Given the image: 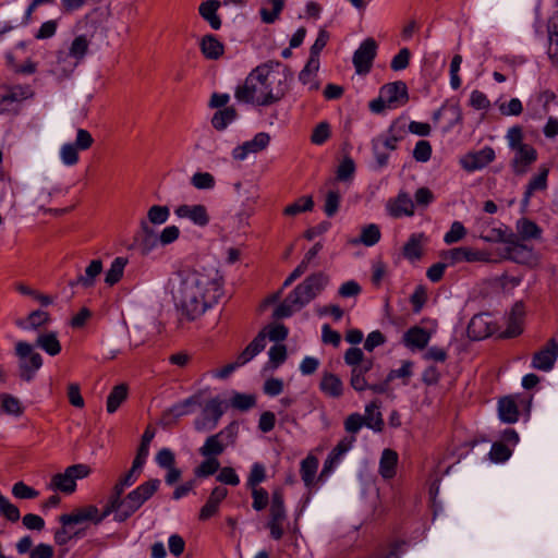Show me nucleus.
<instances>
[{"label": "nucleus", "instance_id": "obj_1", "mask_svg": "<svg viewBox=\"0 0 558 558\" xmlns=\"http://www.w3.org/2000/svg\"><path fill=\"white\" fill-rule=\"evenodd\" d=\"M223 277L219 269L199 267L182 271L172 280V298L181 315L189 320L202 316L222 295Z\"/></svg>", "mask_w": 558, "mask_h": 558}, {"label": "nucleus", "instance_id": "obj_2", "mask_svg": "<svg viewBox=\"0 0 558 558\" xmlns=\"http://www.w3.org/2000/svg\"><path fill=\"white\" fill-rule=\"evenodd\" d=\"M270 66L267 64L257 66L248 74L244 83L236 87L234 97L241 102L263 107L278 102L284 97V90L278 89L272 93L268 82Z\"/></svg>", "mask_w": 558, "mask_h": 558}, {"label": "nucleus", "instance_id": "obj_3", "mask_svg": "<svg viewBox=\"0 0 558 558\" xmlns=\"http://www.w3.org/2000/svg\"><path fill=\"white\" fill-rule=\"evenodd\" d=\"M407 135V122L396 119L387 131L372 140V151L378 169L386 168L389 163V153L398 148V144Z\"/></svg>", "mask_w": 558, "mask_h": 558}, {"label": "nucleus", "instance_id": "obj_4", "mask_svg": "<svg viewBox=\"0 0 558 558\" xmlns=\"http://www.w3.org/2000/svg\"><path fill=\"white\" fill-rule=\"evenodd\" d=\"M328 282L329 277L325 272L312 274L289 293V300L296 304L298 310H301L320 294Z\"/></svg>", "mask_w": 558, "mask_h": 558}, {"label": "nucleus", "instance_id": "obj_5", "mask_svg": "<svg viewBox=\"0 0 558 558\" xmlns=\"http://www.w3.org/2000/svg\"><path fill=\"white\" fill-rule=\"evenodd\" d=\"M160 480L151 478L138 485L136 488L121 496L123 511L118 515L119 519H130L141 507L149 500L159 489Z\"/></svg>", "mask_w": 558, "mask_h": 558}, {"label": "nucleus", "instance_id": "obj_6", "mask_svg": "<svg viewBox=\"0 0 558 558\" xmlns=\"http://www.w3.org/2000/svg\"><path fill=\"white\" fill-rule=\"evenodd\" d=\"M15 355L19 357V376L23 381L31 383L41 368L43 356L34 350V345L26 341L15 344Z\"/></svg>", "mask_w": 558, "mask_h": 558}, {"label": "nucleus", "instance_id": "obj_7", "mask_svg": "<svg viewBox=\"0 0 558 558\" xmlns=\"http://www.w3.org/2000/svg\"><path fill=\"white\" fill-rule=\"evenodd\" d=\"M377 54V43L374 38H366L354 51L352 62L355 72L360 75L369 73Z\"/></svg>", "mask_w": 558, "mask_h": 558}, {"label": "nucleus", "instance_id": "obj_8", "mask_svg": "<svg viewBox=\"0 0 558 558\" xmlns=\"http://www.w3.org/2000/svg\"><path fill=\"white\" fill-rule=\"evenodd\" d=\"M223 414L221 402L218 398L210 399L204 407L202 417L196 418L194 427L197 432H210L215 429Z\"/></svg>", "mask_w": 558, "mask_h": 558}, {"label": "nucleus", "instance_id": "obj_9", "mask_svg": "<svg viewBox=\"0 0 558 558\" xmlns=\"http://www.w3.org/2000/svg\"><path fill=\"white\" fill-rule=\"evenodd\" d=\"M496 158L493 147L485 146L480 150L470 151L463 156L460 163L461 167L468 172H474L484 169L492 163Z\"/></svg>", "mask_w": 558, "mask_h": 558}, {"label": "nucleus", "instance_id": "obj_10", "mask_svg": "<svg viewBox=\"0 0 558 558\" xmlns=\"http://www.w3.org/2000/svg\"><path fill=\"white\" fill-rule=\"evenodd\" d=\"M379 92L390 110L400 108L409 101L408 87L402 81L385 84L380 87Z\"/></svg>", "mask_w": 558, "mask_h": 558}, {"label": "nucleus", "instance_id": "obj_11", "mask_svg": "<svg viewBox=\"0 0 558 558\" xmlns=\"http://www.w3.org/2000/svg\"><path fill=\"white\" fill-rule=\"evenodd\" d=\"M270 143V135L266 132L257 133L252 140L238 145L232 149V158L243 161L250 154H258L266 149Z\"/></svg>", "mask_w": 558, "mask_h": 558}, {"label": "nucleus", "instance_id": "obj_12", "mask_svg": "<svg viewBox=\"0 0 558 558\" xmlns=\"http://www.w3.org/2000/svg\"><path fill=\"white\" fill-rule=\"evenodd\" d=\"M558 359V342L553 338L532 357L531 366L535 369L549 372Z\"/></svg>", "mask_w": 558, "mask_h": 558}, {"label": "nucleus", "instance_id": "obj_13", "mask_svg": "<svg viewBox=\"0 0 558 558\" xmlns=\"http://www.w3.org/2000/svg\"><path fill=\"white\" fill-rule=\"evenodd\" d=\"M201 405V397L198 395H193L166 410L162 413L161 421L166 425H170L175 422L178 418L191 414L194 412L196 407Z\"/></svg>", "mask_w": 558, "mask_h": 558}, {"label": "nucleus", "instance_id": "obj_14", "mask_svg": "<svg viewBox=\"0 0 558 558\" xmlns=\"http://www.w3.org/2000/svg\"><path fill=\"white\" fill-rule=\"evenodd\" d=\"M504 258L518 264H525L532 258V248L521 243L513 232L505 241Z\"/></svg>", "mask_w": 558, "mask_h": 558}, {"label": "nucleus", "instance_id": "obj_15", "mask_svg": "<svg viewBox=\"0 0 558 558\" xmlns=\"http://www.w3.org/2000/svg\"><path fill=\"white\" fill-rule=\"evenodd\" d=\"M513 151L514 155L510 163L512 171L515 175H523L531 165L537 160V151L531 145L513 149Z\"/></svg>", "mask_w": 558, "mask_h": 558}, {"label": "nucleus", "instance_id": "obj_16", "mask_svg": "<svg viewBox=\"0 0 558 558\" xmlns=\"http://www.w3.org/2000/svg\"><path fill=\"white\" fill-rule=\"evenodd\" d=\"M511 232L504 223L496 226L494 221L486 220L478 223V236L485 242L505 243Z\"/></svg>", "mask_w": 558, "mask_h": 558}, {"label": "nucleus", "instance_id": "obj_17", "mask_svg": "<svg viewBox=\"0 0 558 558\" xmlns=\"http://www.w3.org/2000/svg\"><path fill=\"white\" fill-rule=\"evenodd\" d=\"M448 258L450 263L457 264L462 262L474 263L484 262L489 263L492 260L490 254L486 251L474 250L466 246H460L451 248L448 252Z\"/></svg>", "mask_w": 558, "mask_h": 558}, {"label": "nucleus", "instance_id": "obj_18", "mask_svg": "<svg viewBox=\"0 0 558 558\" xmlns=\"http://www.w3.org/2000/svg\"><path fill=\"white\" fill-rule=\"evenodd\" d=\"M98 508L94 505H88L74 509L71 513H64L59 517V522L64 526H71L74 524H81L86 521H90L95 524L97 522Z\"/></svg>", "mask_w": 558, "mask_h": 558}, {"label": "nucleus", "instance_id": "obj_19", "mask_svg": "<svg viewBox=\"0 0 558 558\" xmlns=\"http://www.w3.org/2000/svg\"><path fill=\"white\" fill-rule=\"evenodd\" d=\"M387 211L393 218L414 215V202L407 192H400L395 198L387 203Z\"/></svg>", "mask_w": 558, "mask_h": 558}, {"label": "nucleus", "instance_id": "obj_20", "mask_svg": "<svg viewBox=\"0 0 558 558\" xmlns=\"http://www.w3.org/2000/svg\"><path fill=\"white\" fill-rule=\"evenodd\" d=\"M174 214L179 218H186L198 227H205L209 223V215L204 205H180L175 208Z\"/></svg>", "mask_w": 558, "mask_h": 558}, {"label": "nucleus", "instance_id": "obj_21", "mask_svg": "<svg viewBox=\"0 0 558 558\" xmlns=\"http://www.w3.org/2000/svg\"><path fill=\"white\" fill-rule=\"evenodd\" d=\"M159 242L153 228L146 220L141 221V233L135 238V245L141 255H149Z\"/></svg>", "mask_w": 558, "mask_h": 558}, {"label": "nucleus", "instance_id": "obj_22", "mask_svg": "<svg viewBox=\"0 0 558 558\" xmlns=\"http://www.w3.org/2000/svg\"><path fill=\"white\" fill-rule=\"evenodd\" d=\"M102 271V262L100 259H93L89 265L86 267L85 272L81 274L76 277V279L71 280L69 286L71 288L82 287L84 289L93 288L96 283L97 277Z\"/></svg>", "mask_w": 558, "mask_h": 558}, {"label": "nucleus", "instance_id": "obj_23", "mask_svg": "<svg viewBox=\"0 0 558 558\" xmlns=\"http://www.w3.org/2000/svg\"><path fill=\"white\" fill-rule=\"evenodd\" d=\"M199 50L205 59L218 60L225 53V45L214 34H206L199 40Z\"/></svg>", "mask_w": 558, "mask_h": 558}, {"label": "nucleus", "instance_id": "obj_24", "mask_svg": "<svg viewBox=\"0 0 558 558\" xmlns=\"http://www.w3.org/2000/svg\"><path fill=\"white\" fill-rule=\"evenodd\" d=\"M487 318V314H477L472 317L466 329L469 338L482 340L492 335L493 329Z\"/></svg>", "mask_w": 558, "mask_h": 558}, {"label": "nucleus", "instance_id": "obj_25", "mask_svg": "<svg viewBox=\"0 0 558 558\" xmlns=\"http://www.w3.org/2000/svg\"><path fill=\"white\" fill-rule=\"evenodd\" d=\"M33 345L34 348L36 347L41 349L50 356L60 354L62 350L61 342L58 338V332L52 330L39 332Z\"/></svg>", "mask_w": 558, "mask_h": 558}, {"label": "nucleus", "instance_id": "obj_26", "mask_svg": "<svg viewBox=\"0 0 558 558\" xmlns=\"http://www.w3.org/2000/svg\"><path fill=\"white\" fill-rule=\"evenodd\" d=\"M319 389L325 396L339 399L343 396L344 385L338 375L324 373L319 383Z\"/></svg>", "mask_w": 558, "mask_h": 558}, {"label": "nucleus", "instance_id": "obj_27", "mask_svg": "<svg viewBox=\"0 0 558 558\" xmlns=\"http://www.w3.org/2000/svg\"><path fill=\"white\" fill-rule=\"evenodd\" d=\"M519 407L514 397L506 396L498 400V417L502 423H517L519 421Z\"/></svg>", "mask_w": 558, "mask_h": 558}, {"label": "nucleus", "instance_id": "obj_28", "mask_svg": "<svg viewBox=\"0 0 558 558\" xmlns=\"http://www.w3.org/2000/svg\"><path fill=\"white\" fill-rule=\"evenodd\" d=\"M266 347V332L262 329L257 336L238 354V364L245 365L259 354Z\"/></svg>", "mask_w": 558, "mask_h": 558}, {"label": "nucleus", "instance_id": "obj_29", "mask_svg": "<svg viewBox=\"0 0 558 558\" xmlns=\"http://www.w3.org/2000/svg\"><path fill=\"white\" fill-rule=\"evenodd\" d=\"M525 311L522 302H517L510 313L509 323L504 335L506 338H514L522 333V322Z\"/></svg>", "mask_w": 558, "mask_h": 558}, {"label": "nucleus", "instance_id": "obj_30", "mask_svg": "<svg viewBox=\"0 0 558 558\" xmlns=\"http://www.w3.org/2000/svg\"><path fill=\"white\" fill-rule=\"evenodd\" d=\"M429 332L420 326H414L408 329L403 336V342L409 348L425 349L429 342Z\"/></svg>", "mask_w": 558, "mask_h": 558}, {"label": "nucleus", "instance_id": "obj_31", "mask_svg": "<svg viewBox=\"0 0 558 558\" xmlns=\"http://www.w3.org/2000/svg\"><path fill=\"white\" fill-rule=\"evenodd\" d=\"M221 7V2L218 0H207L202 2L198 7L199 15L208 22L210 27L218 31L221 27V19L217 14V11Z\"/></svg>", "mask_w": 558, "mask_h": 558}, {"label": "nucleus", "instance_id": "obj_32", "mask_svg": "<svg viewBox=\"0 0 558 558\" xmlns=\"http://www.w3.org/2000/svg\"><path fill=\"white\" fill-rule=\"evenodd\" d=\"M50 314L45 311L36 310L31 312L25 319H19L15 325L24 330H37L50 323Z\"/></svg>", "mask_w": 558, "mask_h": 558}, {"label": "nucleus", "instance_id": "obj_33", "mask_svg": "<svg viewBox=\"0 0 558 558\" xmlns=\"http://www.w3.org/2000/svg\"><path fill=\"white\" fill-rule=\"evenodd\" d=\"M424 233H412L403 245L402 254L408 260H417L423 255Z\"/></svg>", "mask_w": 558, "mask_h": 558}, {"label": "nucleus", "instance_id": "obj_34", "mask_svg": "<svg viewBox=\"0 0 558 558\" xmlns=\"http://www.w3.org/2000/svg\"><path fill=\"white\" fill-rule=\"evenodd\" d=\"M34 96V92L28 85H15L11 87L5 95L1 97L0 108L1 110H8L7 104L21 102Z\"/></svg>", "mask_w": 558, "mask_h": 558}, {"label": "nucleus", "instance_id": "obj_35", "mask_svg": "<svg viewBox=\"0 0 558 558\" xmlns=\"http://www.w3.org/2000/svg\"><path fill=\"white\" fill-rule=\"evenodd\" d=\"M363 418H365L364 424L367 428H371L376 433L383 432L385 423L377 401H372L366 404Z\"/></svg>", "mask_w": 558, "mask_h": 558}, {"label": "nucleus", "instance_id": "obj_36", "mask_svg": "<svg viewBox=\"0 0 558 558\" xmlns=\"http://www.w3.org/2000/svg\"><path fill=\"white\" fill-rule=\"evenodd\" d=\"M123 511V507L121 504V496L116 495L113 490H111L108 500L104 507V510L101 513L99 511L97 512V522L98 524L102 522L104 519H106L108 515L113 513V520L116 522H125L126 520L119 519L120 512Z\"/></svg>", "mask_w": 558, "mask_h": 558}, {"label": "nucleus", "instance_id": "obj_37", "mask_svg": "<svg viewBox=\"0 0 558 558\" xmlns=\"http://www.w3.org/2000/svg\"><path fill=\"white\" fill-rule=\"evenodd\" d=\"M318 459L312 454L301 461L300 474L305 487L311 490L315 484Z\"/></svg>", "mask_w": 558, "mask_h": 558}, {"label": "nucleus", "instance_id": "obj_38", "mask_svg": "<svg viewBox=\"0 0 558 558\" xmlns=\"http://www.w3.org/2000/svg\"><path fill=\"white\" fill-rule=\"evenodd\" d=\"M547 177H548V169L543 168L539 170V172L534 175L527 183L524 194H523V204H527L530 202V198L536 191H543L547 187Z\"/></svg>", "mask_w": 558, "mask_h": 558}, {"label": "nucleus", "instance_id": "obj_39", "mask_svg": "<svg viewBox=\"0 0 558 558\" xmlns=\"http://www.w3.org/2000/svg\"><path fill=\"white\" fill-rule=\"evenodd\" d=\"M398 454L391 449H385L379 461V472L384 478H391L396 473Z\"/></svg>", "mask_w": 558, "mask_h": 558}, {"label": "nucleus", "instance_id": "obj_40", "mask_svg": "<svg viewBox=\"0 0 558 558\" xmlns=\"http://www.w3.org/2000/svg\"><path fill=\"white\" fill-rule=\"evenodd\" d=\"M404 546H405V541L392 539V541L388 542V544H386V545H384V544L379 545L376 548L374 556H372L369 558H399L402 553V548Z\"/></svg>", "mask_w": 558, "mask_h": 558}, {"label": "nucleus", "instance_id": "obj_41", "mask_svg": "<svg viewBox=\"0 0 558 558\" xmlns=\"http://www.w3.org/2000/svg\"><path fill=\"white\" fill-rule=\"evenodd\" d=\"M381 238L380 229L375 223H369L362 228L361 234L359 239L351 240L352 244L362 243L365 246H374L376 245Z\"/></svg>", "mask_w": 558, "mask_h": 558}, {"label": "nucleus", "instance_id": "obj_42", "mask_svg": "<svg viewBox=\"0 0 558 558\" xmlns=\"http://www.w3.org/2000/svg\"><path fill=\"white\" fill-rule=\"evenodd\" d=\"M238 117V112L233 107H225L216 111L211 118V124L217 131H223Z\"/></svg>", "mask_w": 558, "mask_h": 558}, {"label": "nucleus", "instance_id": "obj_43", "mask_svg": "<svg viewBox=\"0 0 558 558\" xmlns=\"http://www.w3.org/2000/svg\"><path fill=\"white\" fill-rule=\"evenodd\" d=\"M128 398V386L125 384L117 385L112 388L109 396L107 397L106 409L107 412L114 413L123 401Z\"/></svg>", "mask_w": 558, "mask_h": 558}, {"label": "nucleus", "instance_id": "obj_44", "mask_svg": "<svg viewBox=\"0 0 558 558\" xmlns=\"http://www.w3.org/2000/svg\"><path fill=\"white\" fill-rule=\"evenodd\" d=\"M51 487L56 490L72 494L76 488V483L74 482L72 475L68 468L63 473L54 474L51 478Z\"/></svg>", "mask_w": 558, "mask_h": 558}, {"label": "nucleus", "instance_id": "obj_45", "mask_svg": "<svg viewBox=\"0 0 558 558\" xmlns=\"http://www.w3.org/2000/svg\"><path fill=\"white\" fill-rule=\"evenodd\" d=\"M517 231L522 240H537L542 235V229L531 219L522 218L517 222Z\"/></svg>", "mask_w": 558, "mask_h": 558}, {"label": "nucleus", "instance_id": "obj_46", "mask_svg": "<svg viewBox=\"0 0 558 558\" xmlns=\"http://www.w3.org/2000/svg\"><path fill=\"white\" fill-rule=\"evenodd\" d=\"M126 264H128V259L125 257H121V256L116 257L112 260L110 268L106 272L105 282L110 287L118 283L121 280V278L123 277V272H124V268H125Z\"/></svg>", "mask_w": 558, "mask_h": 558}, {"label": "nucleus", "instance_id": "obj_47", "mask_svg": "<svg viewBox=\"0 0 558 558\" xmlns=\"http://www.w3.org/2000/svg\"><path fill=\"white\" fill-rule=\"evenodd\" d=\"M141 472V469H134V465H132L131 469L125 474L120 476L114 486L112 487V490L116 493V495L122 496L126 488L131 487L133 484L136 483Z\"/></svg>", "mask_w": 558, "mask_h": 558}, {"label": "nucleus", "instance_id": "obj_48", "mask_svg": "<svg viewBox=\"0 0 558 558\" xmlns=\"http://www.w3.org/2000/svg\"><path fill=\"white\" fill-rule=\"evenodd\" d=\"M226 447L219 441L217 436L210 435L206 438L204 445L199 448V454L202 457H214L217 458L222 454Z\"/></svg>", "mask_w": 558, "mask_h": 558}, {"label": "nucleus", "instance_id": "obj_49", "mask_svg": "<svg viewBox=\"0 0 558 558\" xmlns=\"http://www.w3.org/2000/svg\"><path fill=\"white\" fill-rule=\"evenodd\" d=\"M314 207V201L312 196H302L298 198L294 203L288 205L283 214L286 216H296L299 214L311 211Z\"/></svg>", "mask_w": 558, "mask_h": 558}, {"label": "nucleus", "instance_id": "obj_50", "mask_svg": "<svg viewBox=\"0 0 558 558\" xmlns=\"http://www.w3.org/2000/svg\"><path fill=\"white\" fill-rule=\"evenodd\" d=\"M286 0H268V3L271 4V10L263 7L259 10V14L262 17V21L266 24H272L275 23L281 11L283 10Z\"/></svg>", "mask_w": 558, "mask_h": 558}, {"label": "nucleus", "instance_id": "obj_51", "mask_svg": "<svg viewBox=\"0 0 558 558\" xmlns=\"http://www.w3.org/2000/svg\"><path fill=\"white\" fill-rule=\"evenodd\" d=\"M205 460L195 468L194 474L198 478H206L214 475L220 469V462L214 457H204Z\"/></svg>", "mask_w": 558, "mask_h": 558}, {"label": "nucleus", "instance_id": "obj_52", "mask_svg": "<svg viewBox=\"0 0 558 558\" xmlns=\"http://www.w3.org/2000/svg\"><path fill=\"white\" fill-rule=\"evenodd\" d=\"M170 217V209L168 206L161 205H153L147 211V219H145L148 225H162Z\"/></svg>", "mask_w": 558, "mask_h": 558}, {"label": "nucleus", "instance_id": "obj_53", "mask_svg": "<svg viewBox=\"0 0 558 558\" xmlns=\"http://www.w3.org/2000/svg\"><path fill=\"white\" fill-rule=\"evenodd\" d=\"M512 450L502 441H495L489 451V458L495 463H504L510 459Z\"/></svg>", "mask_w": 558, "mask_h": 558}, {"label": "nucleus", "instance_id": "obj_54", "mask_svg": "<svg viewBox=\"0 0 558 558\" xmlns=\"http://www.w3.org/2000/svg\"><path fill=\"white\" fill-rule=\"evenodd\" d=\"M266 480V469L264 464L255 462L252 464L250 474L246 481L247 488H258L259 484Z\"/></svg>", "mask_w": 558, "mask_h": 558}, {"label": "nucleus", "instance_id": "obj_55", "mask_svg": "<svg viewBox=\"0 0 558 558\" xmlns=\"http://www.w3.org/2000/svg\"><path fill=\"white\" fill-rule=\"evenodd\" d=\"M355 172V163L351 157H344L339 163L336 172V178L340 182L349 181L353 178Z\"/></svg>", "mask_w": 558, "mask_h": 558}, {"label": "nucleus", "instance_id": "obj_56", "mask_svg": "<svg viewBox=\"0 0 558 558\" xmlns=\"http://www.w3.org/2000/svg\"><path fill=\"white\" fill-rule=\"evenodd\" d=\"M356 441L355 436L344 437L342 438L335 448L329 452V457L337 461L338 463L342 459V457L353 447Z\"/></svg>", "mask_w": 558, "mask_h": 558}, {"label": "nucleus", "instance_id": "obj_57", "mask_svg": "<svg viewBox=\"0 0 558 558\" xmlns=\"http://www.w3.org/2000/svg\"><path fill=\"white\" fill-rule=\"evenodd\" d=\"M239 432V426L235 422H231L225 428H222L219 433L214 434L217 436L219 441L227 448L230 445L235 442L236 436Z\"/></svg>", "mask_w": 558, "mask_h": 558}, {"label": "nucleus", "instance_id": "obj_58", "mask_svg": "<svg viewBox=\"0 0 558 558\" xmlns=\"http://www.w3.org/2000/svg\"><path fill=\"white\" fill-rule=\"evenodd\" d=\"M466 235V229L460 221H453L448 232L444 235V242L448 245L461 241Z\"/></svg>", "mask_w": 558, "mask_h": 558}, {"label": "nucleus", "instance_id": "obj_59", "mask_svg": "<svg viewBox=\"0 0 558 558\" xmlns=\"http://www.w3.org/2000/svg\"><path fill=\"white\" fill-rule=\"evenodd\" d=\"M2 410L8 414L21 415L23 413V408L17 398L13 397L9 393H2L0 396Z\"/></svg>", "mask_w": 558, "mask_h": 558}, {"label": "nucleus", "instance_id": "obj_60", "mask_svg": "<svg viewBox=\"0 0 558 558\" xmlns=\"http://www.w3.org/2000/svg\"><path fill=\"white\" fill-rule=\"evenodd\" d=\"M191 183L198 190H211L215 187L216 181L209 172H196L193 174Z\"/></svg>", "mask_w": 558, "mask_h": 558}, {"label": "nucleus", "instance_id": "obj_61", "mask_svg": "<svg viewBox=\"0 0 558 558\" xmlns=\"http://www.w3.org/2000/svg\"><path fill=\"white\" fill-rule=\"evenodd\" d=\"M250 489H251V495H252V499H253L252 508L255 511L264 510L269 504L268 492L263 487L250 488Z\"/></svg>", "mask_w": 558, "mask_h": 558}, {"label": "nucleus", "instance_id": "obj_62", "mask_svg": "<svg viewBox=\"0 0 558 558\" xmlns=\"http://www.w3.org/2000/svg\"><path fill=\"white\" fill-rule=\"evenodd\" d=\"M330 125L328 122L324 121L318 123L311 135V142L315 145H323L330 137Z\"/></svg>", "mask_w": 558, "mask_h": 558}, {"label": "nucleus", "instance_id": "obj_63", "mask_svg": "<svg viewBox=\"0 0 558 558\" xmlns=\"http://www.w3.org/2000/svg\"><path fill=\"white\" fill-rule=\"evenodd\" d=\"M12 495L19 499H35L39 496V492L20 481L13 485Z\"/></svg>", "mask_w": 558, "mask_h": 558}, {"label": "nucleus", "instance_id": "obj_64", "mask_svg": "<svg viewBox=\"0 0 558 558\" xmlns=\"http://www.w3.org/2000/svg\"><path fill=\"white\" fill-rule=\"evenodd\" d=\"M432 145L428 141L421 140L415 144L413 158L418 162H427L432 157Z\"/></svg>", "mask_w": 558, "mask_h": 558}]
</instances>
